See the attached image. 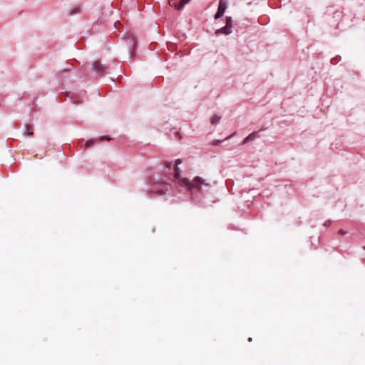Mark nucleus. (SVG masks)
I'll list each match as a JSON object with an SVG mask.
<instances>
[{
	"instance_id": "dca6fc26",
	"label": "nucleus",
	"mask_w": 365,
	"mask_h": 365,
	"mask_svg": "<svg viewBox=\"0 0 365 365\" xmlns=\"http://www.w3.org/2000/svg\"><path fill=\"white\" fill-rule=\"evenodd\" d=\"M127 41V43H128L130 45H131V44H132V43H133V42H132V41H130V40H129V41Z\"/></svg>"
},
{
	"instance_id": "f03ea898",
	"label": "nucleus",
	"mask_w": 365,
	"mask_h": 365,
	"mask_svg": "<svg viewBox=\"0 0 365 365\" xmlns=\"http://www.w3.org/2000/svg\"><path fill=\"white\" fill-rule=\"evenodd\" d=\"M91 69L97 78L102 77L108 71V68L106 65L101 63L99 61H96L93 63Z\"/></svg>"
},
{
	"instance_id": "4468645a",
	"label": "nucleus",
	"mask_w": 365,
	"mask_h": 365,
	"mask_svg": "<svg viewBox=\"0 0 365 365\" xmlns=\"http://www.w3.org/2000/svg\"><path fill=\"white\" fill-rule=\"evenodd\" d=\"M339 233L340 235H346V231H344V230H341H341H339Z\"/></svg>"
},
{
	"instance_id": "6ab92c4d",
	"label": "nucleus",
	"mask_w": 365,
	"mask_h": 365,
	"mask_svg": "<svg viewBox=\"0 0 365 365\" xmlns=\"http://www.w3.org/2000/svg\"><path fill=\"white\" fill-rule=\"evenodd\" d=\"M248 340H249L250 341H252V338H251V337H250V338L248 339Z\"/></svg>"
},
{
	"instance_id": "f8f14e48",
	"label": "nucleus",
	"mask_w": 365,
	"mask_h": 365,
	"mask_svg": "<svg viewBox=\"0 0 365 365\" xmlns=\"http://www.w3.org/2000/svg\"><path fill=\"white\" fill-rule=\"evenodd\" d=\"M165 165L168 168H171L173 166V162H165Z\"/></svg>"
},
{
	"instance_id": "20e7f679",
	"label": "nucleus",
	"mask_w": 365,
	"mask_h": 365,
	"mask_svg": "<svg viewBox=\"0 0 365 365\" xmlns=\"http://www.w3.org/2000/svg\"><path fill=\"white\" fill-rule=\"evenodd\" d=\"M227 7V1L226 0H220L217 11L216 14H215V19H218L221 18L223 16Z\"/></svg>"
},
{
	"instance_id": "6e6552de",
	"label": "nucleus",
	"mask_w": 365,
	"mask_h": 365,
	"mask_svg": "<svg viewBox=\"0 0 365 365\" xmlns=\"http://www.w3.org/2000/svg\"><path fill=\"white\" fill-rule=\"evenodd\" d=\"M182 163L181 159H177L175 161V165L174 166V171H175V177L177 178L180 175V170L178 168V165H180Z\"/></svg>"
},
{
	"instance_id": "f3484780",
	"label": "nucleus",
	"mask_w": 365,
	"mask_h": 365,
	"mask_svg": "<svg viewBox=\"0 0 365 365\" xmlns=\"http://www.w3.org/2000/svg\"><path fill=\"white\" fill-rule=\"evenodd\" d=\"M330 61H331V63H333V64L334 63V58H331Z\"/></svg>"
},
{
	"instance_id": "9d476101",
	"label": "nucleus",
	"mask_w": 365,
	"mask_h": 365,
	"mask_svg": "<svg viewBox=\"0 0 365 365\" xmlns=\"http://www.w3.org/2000/svg\"><path fill=\"white\" fill-rule=\"evenodd\" d=\"M220 118H221L220 116H219L217 115H214L210 118V123L212 125H216V124H217L220 122Z\"/></svg>"
},
{
	"instance_id": "1a4fd4ad",
	"label": "nucleus",
	"mask_w": 365,
	"mask_h": 365,
	"mask_svg": "<svg viewBox=\"0 0 365 365\" xmlns=\"http://www.w3.org/2000/svg\"><path fill=\"white\" fill-rule=\"evenodd\" d=\"M235 135V133H232L230 135H229L228 137H227L226 138H225L224 140H215L214 141L212 142V145H215V146H217V145H219L221 143H222L224 140H226L227 139H230L232 137H233Z\"/></svg>"
},
{
	"instance_id": "423d86ee",
	"label": "nucleus",
	"mask_w": 365,
	"mask_h": 365,
	"mask_svg": "<svg viewBox=\"0 0 365 365\" xmlns=\"http://www.w3.org/2000/svg\"><path fill=\"white\" fill-rule=\"evenodd\" d=\"M190 1V0H180L179 3L173 2V6L177 9H180L184 7V6L187 4Z\"/></svg>"
},
{
	"instance_id": "f257e3e1",
	"label": "nucleus",
	"mask_w": 365,
	"mask_h": 365,
	"mask_svg": "<svg viewBox=\"0 0 365 365\" xmlns=\"http://www.w3.org/2000/svg\"><path fill=\"white\" fill-rule=\"evenodd\" d=\"M179 184L182 187H186L192 197L197 200L200 195L208 192L211 188L210 182L207 180L197 176L192 181L187 178H182L180 180Z\"/></svg>"
},
{
	"instance_id": "aec40b11",
	"label": "nucleus",
	"mask_w": 365,
	"mask_h": 365,
	"mask_svg": "<svg viewBox=\"0 0 365 365\" xmlns=\"http://www.w3.org/2000/svg\"><path fill=\"white\" fill-rule=\"evenodd\" d=\"M364 250H365V246L364 247Z\"/></svg>"
},
{
	"instance_id": "9b49d317",
	"label": "nucleus",
	"mask_w": 365,
	"mask_h": 365,
	"mask_svg": "<svg viewBox=\"0 0 365 365\" xmlns=\"http://www.w3.org/2000/svg\"><path fill=\"white\" fill-rule=\"evenodd\" d=\"M95 143H96V140H88L86 142L85 147L86 148H88L91 147V145H93Z\"/></svg>"
},
{
	"instance_id": "ddd939ff",
	"label": "nucleus",
	"mask_w": 365,
	"mask_h": 365,
	"mask_svg": "<svg viewBox=\"0 0 365 365\" xmlns=\"http://www.w3.org/2000/svg\"><path fill=\"white\" fill-rule=\"evenodd\" d=\"M331 221L330 220H327V221L324 223V225L325 227H329V226H330V225H331Z\"/></svg>"
},
{
	"instance_id": "7ed1b4c3",
	"label": "nucleus",
	"mask_w": 365,
	"mask_h": 365,
	"mask_svg": "<svg viewBox=\"0 0 365 365\" xmlns=\"http://www.w3.org/2000/svg\"><path fill=\"white\" fill-rule=\"evenodd\" d=\"M226 24L225 26L218 29L215 31V34L217 36L224 34V35H229L232 33V27L233 25V21L231 16H226Z\"/></svg>"
},
{
	"instance_id": "39448f33",
	"label": "nucleus",
	"mask_w": 365,
	"mask_h": 365,
	"mask_svg": "<svg viewBox=\"0 0 365 365\" xmlns=\"http://www.w3.org/2000/svg\"><path fill=\"white\" fill-rule=\"evenodd\" d=\"M267 128H262L258 131H255L249 134L242 142V145H245L250 141H252L255 140L256 138H259V133L262 130H265Z\"/></svg>"
},
{
	"instance_id": "a211bd4d",
	"label": "nucleus",
	"mask_w": 365,
	"mask_h": 365,
	"mask_svg": "<svg viewBox=\"0 0 365 365\" xmlns=\"http://www.w3.org/2000/svg\"><path fill=\"white\" fill-rule=\"evenodd\" d=\"M105 139H106V138H105V137H102V138H101V140H105Z\"/></svg>"
},
{
	"instance_id": "0eeeda50",
	"label": "nucleus",
	"mask_w": 365,
	"mask_h": 365,
	"mask_svg": "<svg viewBox=\"0 0 365 365\" xmlns=\"http://www.w3.org/2000/svg\"><path fill=\"white\" fill-rule=\"evenodd\" d=\"M34 134L32 131V127L31 125H24V132L23 133V135H29L31 136Z\"/></svg>"
},
{
	"instance_id": "2eb2a0df",
	"label": "nucleus",
	"mask_w": 365,
	"mask_h": 365,
	"mask_svg": "<svg viewBox=\"0 0 365 365\" xmlns=\"http://www.w3.org/2000/svg\"><path fill=\"white\" fill-rule=\"evenodd\" d=\"M169 4L170 6H173V3H172V0H169Z\"/></svg>"
}]
</instances>
